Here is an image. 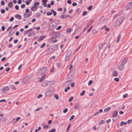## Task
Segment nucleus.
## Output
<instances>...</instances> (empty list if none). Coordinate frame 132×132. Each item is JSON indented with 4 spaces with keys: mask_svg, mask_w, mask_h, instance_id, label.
<instances>
[{
    "mask_svg": "<svg viewBox=\"0 0 132 132\" xmlns=\"http://www.w3.org/2000/svg\"><path fill=\"white\" fill-rule=\"evenodd\" d=\"M105 123V121L103 120L101 121L100 122L98 123V125H101V124H103Z\"/></svg>",
    "mask_w": 132,
    "mask_h": 132,
    "instance_id": "c756f323",
    "label": "nucleus"
},
{
    "mask_svg": "<svg viewBox=\"0 0 132 132\" xmlns=\"http://www.w3.org/2000/svg\"><path fill=\"white\" fill-rule=\"evenodd\" d=\"M127 9H128L132 8V2H130L126 6Z\"/></svg>",
    "mask_w": 132,
    "mask_h": 132,
    "instance_id": "1a4fd4ad",
    "label": "nucleus"
},
{
    "mask_svg": "<svg viewBox=\"0 0 132 132\" xmlns=\"http://www.w3.org/2000/svg\"><path fill=\"white\" fill-rule=\"evenodd\" d=\"M49 127V125H45L43 126V128L44 129L48 128Z\"/></svg>",
    "mask_w": 132,
    "mask_h": 132,
    "instance_id": "58836bf2",
    "label": "nucleus"
},
{
    "mask_svg": "<svg viewBox=\"0 0 132 132\" xmlns=\"http://www.w3.org/2000/svg\"><path fill=\"white\" fill-rule=\"evenodd\" d=\"M9 89V87H5L3 88L2 92L4 93H6L7 92H6L5 91L6 90L8 91Z\"/></svg>",
    "mask_w": 132,
    "mask_h": 132,
    "instance_id": "423d86ee",
    "label": "nucleus"
},
{
    "mask_svg": "<svg viewBox=\"0 0 132 132\" xmlns=\"http://www.w3.org/2000/svg\"><path fill=\"white\" fill-rule=\"evenodd\" d=\"M32 12L31 11H29V13L28 14V18L31 16L32 14Z\"/></svg>",
    "mask_w": 132,
    "mask_h": 132,
    "instance_id": "a19ab883",
    "label": "nucleus"
},
{
    "mask_svg": "<svg viewBox=\"0 0 132 132\" xmlns=\"http://www.w3.org/2000/svg\"><path fill=\"white\" fill-rule=\"evenodd\" d=\"M87 14V12L86 11H84L82 14V16H84L86 15Z\"/></svg>",
    "mask_w": 132,
    "mask_h": 132,
    "instance_id": "79ce46f5",
    "label": "nucleus"
},
{
    "mask_svg": "<svg viewBox=\"0 0 132 132\" xmlns=\"http://www.w3.org/2000/svg\"><path fill=\"white\" fill-rule=\"evenodd\" d=\"M121 38V36L120 35L118 37L117 40V43L119 42V40Z\"/></svg>",
    "mask_w": 132,
    "mask_h": 132,
    "instance_id": "5fc2aeb1",
    "label": "nucleus"
},
{
    "mask_svg": "<svg viewBox=\"0 0 132 132\" xmlns=\"http://www.w3.org/2000/svg\"><path fill=\"white\" fill-rule=\"evenodd\" d=\"M124 65L122 64L121 63V64L119 65L118 66V68L119 70H122L124 68Z\"/></svg>",
    "mask_w": 132,
    "mask_h": 132,
    "instance_id": "9b49d317",
    "label": "nucleus"
},
{
    "mask_svg": "<svg viewBox=\"0 0 132 132\" xmlns=\"http://www.w3.org/2000/svg\"><path fill=\"white\" fill-rule=\"evenodd\" d=\"M56 129L55 128H54L52 129L49 131H48V132H54L55 131Z\"/></svg>",
    "mask_w": 132,
    "mask_h": 132,
    "instance_id": "7c9ffc66",
    "label": "nucleus"
},
{
    "mask_svg": "<svg viewBox=\"0 0 132 132\" xmlns=\"http://www.w3.org/2000/svg\"><path fill=\"white\" fill-rule=\"evenodd\" d=\"M15 9L17 10H18L19 9V6L18 5H16L15 6Z\"/></svg>",
    "mask_w": 132,
    "mask_h": 132,
    "instance_id": "338daca9",
    "label": "nucleus"
},
{
    "mask_svg": "<svg viewBox=\"0 0 132 132\" xmlns=\"http://www.w3.org/2000/svg\"><path fill=\"white\" fill-rule=\"evenodd\" d=\"M81 107V105L80 104L78 103L76 104L74 107V108L77 110H78Z\"/></svg>",
    "mask_w": 132,
    "mask_h": 132,
    "instance_id": "0eeeda50",
    "label": "nucleus"
},
{
    "mask_svg": "<svg viewBox=\"0 0 132 132\" xmlns=\"http://www.w3.org/2000/svg\"><path fill=\"white\" fill-rule=\"evenodd\" d=\"M60 33L59 32H55L54 36L52 37V38H55L58 37L60 36Z\"/></svg>",
    "mask_w": 132,
    "mask_h": 132,
    "instance_id": "39448f33",
    "label": "nucleus"
},
{
    "mask_svg": "<svg viewBox=\"0 0 132 132\" xmlns=\"http://www.w3.org/2000/svg\"><path fill=\"white\" fill-rule=\"evenodd\" d=\"M93 82V81L92 80H90L89 81L88 83V85H90V84H91Z\"/></svg>",
    "mask_w": 132,
    "mask_h": 132,
    "instance_id": "680f3d73",
    "label": "nucleus"
},
{
    "mask_svg": "<svg viewBox=\"0 0 132 132\" xmlns=\"http://www.w3.org/2000/svg\"><path fill=\"white\" fill-rule=\"evenodd\" d=\"M14 19V18L13 17H12L10 20V22L13 21Z\"/></svg>",
    "mask_w": 132,
    "mask_h": 132,
    "instance_id": "603ef678",
    "label": "nucleus"
},
{
    "mask_svg": "<svg viewBox=\"0 0 132 132\" xmlns=\"http://www.w3.org/2000/svg\"><path fill=\"white\" fill-rule=\"evenodd\" d=\"M73 99V97H71L69 99V101L70 102H71L72 100Z\"/></svg>",
    "mask_w": 132,
    "mask_h": 132,
    "instance_id": "de8ad7c7",
    "label": "nucleus"
},
{
    "mask_svg": "<svg viewBox=\"0 0 132 132\" xmlns=\"http://www.w3.org/2000/svg\"><path fill=\"white\" fill-rule=\"evenodd\" d=\"M39 3L38 2H35L34 4V5L35 6H37L39 4Z\"/></svg>",
    "mask_w": 132,
    "mask_h": 132,
    "instance_id": "f704fd0d",
    "label": "nucleus"
},
{
    "mask_svg": "<svg viewBox=\"0 0 132 132\" xmlns=\"http://www.w3.org/2000/svg\"><path fill=\"white\" fill-rule=\"evenodd\" d=\"M70 87H68L64 89V91L65 92H67V90L70 89Z\"/></svg>",
    "mask_w": 132,
    "mask_h": 132,
    "instance_id": "a18cd8bd",
    "label": "nucleus"
},
{
    "mask_svg": "<svg viewBox=\"0 0 132 132\" xmlns=\"http://www.w3.org/2000/svg\"><path fill=\"white\" fill-rule=\"evenodd\" d=\"M13 6V4L12 2H10L8 4V6L11 8Z\"/></svg>",
    "mask_w": 132,
    "mask_h": 132,
    "instance_id": "5701e85b",
    "label": "nucleus"
},
{
    "mask_svg": "<svg viewBox=\"0 0 132 132\" xmlns=\"http://www.w3.org/2000/svg\"><path fill=\"white\" fill-rule=\"evenodd\" d=\"M114 80L118 82L119 81V79L117 78H115L114 79Z\"/></svg>",
    "mask_w": 132,
    "mask_h": 132,
    "instance_id": "3c124183",
    "label": "nucleus"
},
{
    "mask_svg": "<svg viewBox=\"0 0 132 132\" xmlns=\"http://www.w3.org/2000/svg\"><path fill=\"white\" fill-rule=\"evenodd\" d=\"M10 86L11 88H13L14 90H15L16 89L15 87H14V86L13 85H10Z\"/></svg>",
    "mask_w": 132,
    "mask_h": 132,
    "instance_id": "4d7b16f0",
    "label": "nucleus"
},
{
    "mask_svg": "<svg viewBox=\"0 0 132 132\" xmlns=\"http://www.w3.org/2000/svg\"><path fill=\"white\" fill-rule=\"evenodd\" d=\"M61 26H59L56 28V29L57 30H59L61 29Z\"/></svg>",
    "mask_w": 132,
    "mask_h": 132,
    "instance_id": "8fccbe9b",
    "label": "nucleus"
},
{
    "mask_svg": "<svg viewBox=\"0 0 132 132\" xmlns=\"http://www.w3.org/2000/svg\"><path fill=\"white\" fill-rule=\"evenodd\" d=\"M71 51H68L66 55V57H70L71 54Z\"/></svg>",
    "mask_w": 132,
    "mask_h": 132,
    "instance_id": "4468645a",
    "label": "nucleus"
},
{
    "mask_svg": "<svg viewBox=\"0 0 132 132\" xmlns=\"http://www.w3.org/2000/svg\"><path fill=\"white\" fill-rule=\"evenodd\" d=\"M28 15L26 13H25L24 14L23 16L25 18H28Z\"/></svg>",
    "mask_w": 132,
    "mask_h": 132,
    "instance_id": "864d4df0",
    "label": "nucleus"
},
{
    "mask_svg": "<svg viewBox=\"0 0 132 132\" xmlns=\"http://www.w3.org/2000/svg\"><path fill=\"white\" fill-rule=\"evenodd\" d=\"M75 117V116H74V115H72L71 116V118H70V119L69 120L70 121H71Z\"/></svg>",
    "mask_w": 132,
    "mask_h": 132,
    "instance_id": "49530a36",
    "label": "nucleus"
},
{
    "mask_svg": "<svg viewBox=\"0 0 132 132\" xmlns=\"http://www.w3.org/2000/svg\"><path fill=\"white\" fill-rule=\"evenodd\" d=\"M69 16L68 15H61L60 16V18L61 19H64Z\"/></svg>",
    "mask_w": 132,
    "mask_h": 132,
    "instance_id": "f8f14e48",
    "label": "nucleus"
},
{
    "mask_svg": "<svg viewBox=\"0 0 132 132\" xmlns=\"http://www.w3.org/2000/svg\"><path fill=\"white\" fill-rule=\"evenodd\" d=\"M97 31L95 29H93L92 30V33L93 34H94L97 33Z\"/></svg>",
    "mask_w": 132,
    "mask_h": 132,
    "instance_id": "393cba45",
    "label": "nucleus"
},
{
    "mask_svg": "<svg viewBox=\"0 0 132 132\" xmlns=\"http://www.w3.org/2000/svg\"><path fill=\"white\" fill-rule=\"evenodd\" d=\"M127 124V123L126 122H124L123 121H122L121 122V123L120 124V125L121 126H122L124 125H126Z\"/></svg>",
    "mask_w": 132,
    "mask_h": 132,
    "instance_id": "cd10ccee",
    "label": "nucleus"
},
{
    "mask_svg": "<svg viewBox=\"0 0 132 132\" xmlns=\"http://www.w3.org/2000/svg\"><path fill=\"white\" fill-rule=\"evenodd\" d=\"M55 25H54V24H53L50 27L49 30L53 29L55 28Z\"/></svg>",
    "mask_w": 132,
    "mask_h": 132,
    "instance_id": "aec40b11",
    "label": "nucleus"
},
{
    "mask_svg": "<svg viewBox=\"0 0 132 132\" xmlns=\"http://www.w3.org/2000/svg\"><path fill=\"white\" fill-rule=\"evenodd\" d=\"M66 31L67 33L69 32L71 33V30L70 28H68L66 30Z\"/></svg>",
    "mask_w": 132,
    "mask_h": 132,
    "instance_id": "c9c22d12",
    "label": "nucleus"
},
{
    "mask_svg": "<svg viewBox=\"0 0 132 132\" xmlns=\"http://www.w3.org/2000/svg\"><path fill=\"white\" fill-rule=\"evenodd\" d=\"M68 110V109L67 108H66L65 109H64L63 111V112L64 113H65L67 112Z\"/></svg>",
    "mask_w": 132,
    "mask_h": 132,
    "instance_id": "13d9d810",
    "label": "nucleus"
},
{
    "mask_svg": "<svg viewBox=\"0 0 132 132\" xmlns=\"http://www.w3.org/2000/svg\"><path fill=\"white\" fill-rule=\"evenodd\" d=\"M70 126H71V124H69L68 126V127H67V129L66 130L67 132H68L69 131V129L70 127Z\"/></svg>",
    "mask_w": 132,
    "mask_h": 132,
    "instance_id": "2f4dec72",
    "label": "nucleus"
},
{
    "mask_svg": "<svg viewBox=\"0 0 132 132\" xmlns=\"http://www.w3.org/2000/svg\"><path fill=\"white\" fill-rule=\"evenodd\" d=\"M52 14V13L51 12H48L47 13V15L48 16L50 15H51V14Z\"/></svg>",
    "mask_w": 132,
    "mask_h": 132,
    "instance_id": "37998d69",
    "label": "nucleus"
},
{
    "mask_svg": "<svg viewBox=\"0 0 132 132\" xmlns=\"http://www.w3.org/2000/svg\"><path fill=\"white\" fill-rule=\"evenodd\" d=\"M5 10L4 9H2L1 10V12L3 14L5 13Z\"/></svg>",
    "mask_w": 132,
    "mask_h": 132,
    "instance_id": "bf43d9fd",
    "label": "nucleus"
},
{
    "mask_svg": "<svg viewBox=\"0 0 132 132\" xmlns=\"http://www.w3.org/2000/svg\"><path fill=\"white\" fill-rule=\"evenodd\" d=\"M52 38V37L51 39H50V41L53 43H54L57 41V40L56 39L55 40H54Z\"/></svg>",
    "mask_w": 132,
    "mask_h": 132,
    "instance_id": "c85d7f7f",
    "label": "nucleus"
},
{
    "mask_svg": "<svg viewBox=\"0 0 132 132\" xmlns=\"http://www.w3.org/2000/svg\"><path fill=\"white\" fill-rule=\"evenodd\" d=\"M47 68L46 67H44L41 69L38 72V75H41L45 73L47 70Z\"/></svg>",
    "mask_w": 132,
    "mask_h": 132,
    "instance_id": "20e7f679",
    "label": "nucleus"
},
{
    "mask_svg": "<svg viewBox=\"0 0 132 132\" xmlns=\"http://www.w3.org/2000/svg\"><path fill=\"white\" fill-rule=\"evenodd\" d=\"M46 76V74H44L42 76L41 78L39 80V81H40V82H42L45 79Z\"/></svg>",
    "mask_w": 132,
    "mask_h": 132,
    "instance_id": "ddd939ff",
    "label": "nucleus"
},
{
    "mask_svg": "<svg viewBox=\"0 0 132 132\" xmlns=\"http://www.w3.org/2000/svg\"><path fill=\"white\" fill-rule=\"evenodd\" d=\"M13 33V32L12 31H11L9 33V35L10 36L12 35Z\"/></svg>",
    "mask_w": 132,
    "mask_h": 132,
    "instance_id": "774afa93",
    "label": "nucleus"
},
{
    "mask_svg": "<svg viewBox=\"0 0 132 132\" xmlns=\"http://www.w3.org/2000/svg\"><path fill=\"white\" fill-rule=\"evenodd\" d=\"M117 132H126V130L125 129H122Z\"/></svg>",
    "mask_w": 132,
    "mask_h": 132,
    "instance_id": "a878e982",
    "label": "nucleus"
},
{
    "mask_svg": "<svg viewBox=\"0 0 132 132\" xmlns=\"http://www.w3.org/2000/svg\"><path fill=\"white\" fill-rule=\"evenodd\" d=\"M54 67H53L50 70V72H53L54 71Z\"/></svg>",
    "mask_w": 132,
    "mask_h": 132,
    "instance_id": "0e129e2a",
    "label": "nucleus"
},
{
    "mask_svg": "<svg viewBox=\"0 0 132 132\" xmlns=\"http://www.w3.org/2000/svg\"><path fill=\"white\" fill-rule=\"evenodd\" d=\"M15 16L16 18L18 19L19 20L21 19L22 18L21 16L18 14H16L15 15Z\"/></svg>",
    "mask_w": 132,
    "mask_h": 132,
    "instance_id": "2eb2a0df",
    "label": "nucleus"
},
{
    "mask_svg": "<svg viewBox=\"0 0 132 132\" xmlns=\"http://www.w3.org/2000/svg\"><path fill=\"white\" fill-rule=\"evenodd\" d=\"M128 96V94L127 93H126L123 95V98H125V97H127Z\"/></svg>",
    "mask_w": 132,
    "mask_h": 132,
    "instance_id": "052dcab7",
    "label": "nucleus"
},
{
    "mask_svg": "<svg viewBox=\"0 0 132 132\" xmlns=\"http://www.w3.org/2000/svg\"><path fill=\"white\" fill-rule=\"evenodd\" d=\"M30 33L31 35V36H34L35 35V33L34 31H32Z\"/></svg>",
    "mask_w": 132,
    "mask_h": 132,
    "instance_id": "4c0bfd02",
    "label": "nucleus"
},
{
    "mask_svg": "<svg viewBox=\"0 0 132 132\" xmlns=\"http://www.w3.org/2000/svg\"><path fill=\"white\" fill-rule=\"evenodd\" d=\"M48 85V82L47 81H45L43 82L42 84V86L44 87L47 86Z\"/></svg>",
    "mask_w": 132,
    "mask_h": 132,
    "instance_id": "dca6fc26",
    "label": "nucleus"
},
{
    "mask_svg": "<svg viewBox=\"0 0 132 132\" xmlns=\"http://www.w3.org/2000/svg\"><path fill=\"white\" fill-rule=\"evenodd\" d=\"M127 60L126 58H124L122 61L121 64H122L124 65V64L127 62Z\"/></svg>",
    "mask_w": 132,
    "mask_h": 132,
    "instance_id": "f3484780",
    "label": "nucleus"
},
{
    "mask_svg": "<svg viewBox=\"0 0 132 132\" xmlns=\"http://www.w3.org/2000/svg\"><path fill=\"white\" fill-rule=\"evenodd\" d=\"M45 37V36H40L39 37V39H38V42H40V41L42 40Z\"/></svg>",
    "mask_w": 132,
    "mask_h": 132,
    "instance_id": "a211bd4d",
    "label": "nucleus"
},
{
    "mask_svg": "<svg viewBox=\"0 0 132 132\" xmlns=\"http://www.w3.org/2000/svg\"><path fill=\"white\" fill-rule=\"evenodd\" d=\"M85 92V90H83L82 92L80 94V95L81 96H83V95Z\"/></svg>",
    "mask_w": 132,
    "mask_h": 132,
    "instance_id": "ea45409f",
    "label": "nucleus"
},
{
    "mask_svg": "<svg viewBox=\"0 0 132 132\" xmlns=\"http://www.w3.org/2000/svg\"><path fill=\"white\" fill-rule=\"evenodd\" d=\"M54 97H55L56 100H57L59 98V96L56 94L54 95Z\"/></svg>",
    "mask_w": 132,
    "mask_h": 132,
    "instance_id": "72a5a7b5",
    "label": "nucleus"
},
{
    "mask_svg": "<svg viewBox=\"0 0 132 132\" xmlns=\"http://www.w3.org/2000/svg\"><path fill=\"white\" fill-rule=\"evenodd\" d=\"M106 26L105 25L103 27V28H105V30L107 31H108L109 30V28H106Z\"/></svg>",
    "mask_w": 132,
    "mask_h": 132,
    "instance_id": "473e14b6",
    "label": "nucleus"
},
{
    "mask_svg": "<svg viewBox=\"0 0 132 132\" xmlns=\"http://www.w3.org/2000/svg\"><path fill=\"white\" fill-rule=\"evenodd\" d=\"M55 32L54 31H52L50 33V35H52L55 34Z\"/></svg>",
    "mask_w": 132,
    "mask_h": 132,
    "instance_id": "e433bc0d",
    "label": "nucleus"
},
{
    "mask_svg": "<svg viewBox=\"0 0 132 132\" xmlns=\"http://www.w3.org/2000/svg\"><path fill=\"white\" fill-rule=\"evenodd\" d=\"M56 65L57 67L60 68L61 67V64L60 62H56Z\"/></svg>",
    "mask_w": 132,
    "mask_h": 132,
    "instance_id": "412c9836",
    "label": "nucleus"
},
{
    "mask_svg": "<svg viewBox=\"0 0 132 132\" xmlns=\"http://www.w3.org/2000/svg\"><path fill=\"white\" fill-rule=\"evenodd\" d=\"M54 91V89L53 87L48 88L45 93V95L46 96H50L53 94Z\"/></svg>",
    "mask_w": 132,
    "mask_h": 132,
    "instance_id": "f257e3e1",
    "label": "nucleus"
},
{
    "mask_svg": "<svg viewBox=\"0 0 132 132\" xmlns=\"http://www.w3.org/2000/svg\"><path fill=\"white\" fill-rule=\"evenodd\" d=\"M124 20V18L123 16L121 17L118 18L116 20L114 26L116 27L120 25Z\"/></svg>",
    "mask_w": 132,
    "mask_h": 132,
    "instance_id": "f03ea898",
    "label": "nucleus"
},
{
    "mask_svg": "<svg viewBox=\"0 0 132 132\" xmlns=\"http://www.w3.org/2000/svg\"><path fill=\"white\" fill-rule=\"evenodd\" d=\"M31 75H28L24 77L22 80V82L24 84H26L29 81L31 78Z\"/></svg>",
    "mask_w": 132,
    "mask_h": 132,
    "instance_id": "7ed1b4c3",
    "label": "nucleus"
},
{
    "mask_svg": "<svg viewBox=\"0 0 132 132\" xmlns=\"http://www.w3.org/2000/svg\"><path fill=\"white\" fill-rule=\"evenodd\" d=\"M118 72L116 70H113L112 72V77H117L118 76Z\"/></svg>",
    "mask_w": 132,
    "mask_h": 132,
    "instance_id": "6e6552de",
    "label": "nucleus"
},
{
    "mask_svg": "<svg viewBox=\"0 0 132 132\" xmlns=\"http://www.w3.org/2000/svg\"><path fill=\"white\" fill-rule=\"evenodd\" d=\"M92 27L93 26H92L90 28H89L87 30V33L89 32L92 29Z\"/></svg>",
    "mask_w": 132,
    "mask_h": 132,
    "instance_id": "c03bdc74",
    "label": "nucleus"
},
{
    "mask_svg": "<svg viewBox=\"0 0 132 132\" xmlns=\"http://www.w3.org/2000/svg\"><path fill=\"white\" fill-rule=\"evenodd\" d=\"M45 45H46V44L45 43H43V44H42V45L40 47V48H43V47H44Z\"/></svg>",
    "mask_w": 132,
    "mask_h": 132,
    "instance_id": "09e8293b",
    "label": "nucleus"
},
{
    "mask_svg": "<svg viewBox=\"0 0 132 132\" xmlns=\"http://www.w3.org/2000/svg\"><path fill=\"white\" fill-rule=\"evenodd\" d=\"M32 29H31L28 30L24 31V34L25 35L28 32H29L30 31H31L32 30Z\"/></svg>",
    "mask_w": 132,
    "mask_h": 132,
    "instance_id": "bb28decb",
    "label": "nucleus"
},
{
    "mask_svg": "<svg viewBox=\"0 0 132 132\" xmlns=\"http://www.w3.org/2000/svg\"><path fill=\"white\" fill-rule=\"evenodd\" d=\"M6 119L5 117H3L2 118H0V121H2L3 122H5L6 121Z\"/></svg>",
    "mask_w": 132,
    "mask_h": 132,
    "instance_id": "6ab92c4d",
    "label": "nucleus"
},
{
    "mask_svg": "<svg viewBox=\"0 0 132 132\" xmlns=\"http://www.w3.org/2000/svg\"><path fill=\"white\" fill-rule=\"evenodd\" d=\"M42 96V94H39L37 97L38 98H39Z\"/></svg>",
    "mask_w": 132,
    "mask_h": 132,
    "instance_id": "69168bd1",
    "label": "nucleus"
},
{
    "mask_svg": "<svg viewBox=\"0 0 132 132\" xmlns=\"http://www.w3.org/2000/svg\"><path fill=\"white\" fill-rule=\"evenodd\" d=\"M107 44L106 43H104L102 45L101 49H102L104 51L105 49L107 46Z\"/></svg>",
    "mask_w": 132,
    "mask_h": 132,
    "instance_id": "9d476101",
    "label": "nucleus"
},
{
    "mask_svg": "<svg viewBox=\"0 0 132 132\" xmlns=\"http://www.w3.org/2000/svg\"><path fill=\"white\" fill-rule=\"evenodd\" d=\"M118 112L116 111H115L112 114V116L113 117H116V116L117 115Z\"/></svg>",
    "mask_w": 132,
    "mask_h": 132,
    "instance_id": "4be33fe9",
    "label": "nucleus"
},
{
    "mask_svg": "<svg viewBox=\"0 0 132 132\" xmlns=\"http://www.w3.org/2000/svg\"><path fill=\"white\" fill-rule=\"evenodd\" d=\"M92 6L91 5V6H90L89 7L87 8V9L88 10H90L92 9Z\"/></svg>",
    "mask_w": 132,
    "mask_h": 132,
    "instance_id": "6e6d98bb",
    "label": "nucleus"
},
{
    "mask_svg": "<svg viewBox=\"0 0 132 132\" xmlns=\"http://www.w3.org/2000/svg\"><path fill=\"white\" fill-rule=\"evenodd\" d=\"M1 3L2 5H4L5 4L4 2L3 1H1Z\"/></svg>",
    "mask_w": 132,
    "mask_h": 132,
    "instance_id": "e2e57ef3",
    "label": "nucleus"
},
{
    "mask_svg": "<svg viewBox=\"0 0 132 132\" xmlns=\"http://www.w3.org/2000/svg\"><path fill=\"white\" fill-rule=\"evenodd\" d=\"M110 110V108L109 107H108L106 108H105L104 110V111L105 112H106Z\"/></svg>",
    "mask_w": 132,
    "mask_h": 132,
    "instance_id": "b1692460",
    "label": "nucleus"
}]
</instances>
